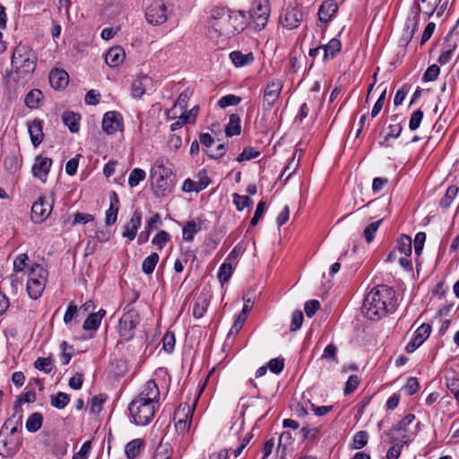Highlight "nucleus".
<instances>
[{"label":"nucleus","instance_id":"obj_7","mask_svg":"<svg viewBox=\"0 0 459 459\" xmlns=\"http://www.w3.org/2000/svg\"><path fill=\"white\" fill-rule=\"evenodd\" d=\"M140 323L139 313L134 309H127L119 320L118 333L125 341H130L134 336V330Z\"/></svg>","mask_w":459,"mask_h":459},{"label":"nucleus","instance_id":"obj_59","mask_svg":"<svg viewBox=\"0 0 459 459\" xmlns=\"http://www.w3.org/2000/svg\"><path fill=\"white\" fill-rule=\"evenodd\" d=\"M359 384V378L357 375L350 376L346 382L345 388H344L345 394H350L353 393L356 390V388L358 387Z\"/></svg>","mask_w":459,"mask_h":459},{"label":"nucleus","instance_id":"obj_4","mask_svg":"<svg viewBox=\"0 0 459 459\" xmlns=\"http://www.w3.org/2000/svg\"><path fill=\"white\" fill-rule=\"evenodd\" d=\"M37 64L35 52L27 45L15 48L11 62L9 79L17 84L24 85L32 78Z\"/></svg>","mask_w":459,"mask_h":459},{"label":"nucleus","instance_id":"obj_46","mask_svg":"<svg viewBox=\"0 0 459 459\" xmlns=\"http://www.w3.org/2000/svg\"><path fill=\"white\" fill-rule=\"evenodd\" d=\"M233 202L238 211H243L246 207H248L253 204L251 198L238 194L233 195Z\"/></svg>","mask_w":459,"mask_h":459},{"label":"nucleus","instance_id":"obj_58","mask_svg":"<svg viewBox=\"0 0 459 459\" xmlns=\"http://www.w3.org/2000/svg\"><path fill=\"white\" fill-rule=\"evenodd\" d=\"M175 335L172 333H167L162 339L163 350L170 353L173 351L175 347Z\"/></svg>","mask_w":459,"mask_h":459},{"label":"nucleus","instance_id":"obj_24","mask_svg":"<svg viewBox=\"0 0 459 459\" xmlns=\"http://www.w3.org/2000/svg\"><path fill=\"white\" fill-rule=\"evenodd\" d=\"M253 307V301L250 299H245V303L242 311L238 314L233 325L230 329L229 334H237L242 328L245 321L247 320V313Z\"/></svg>","mask_w":459,"mask_h":459},{"label":"nucleus","instance_id":"obj_43","mask_svg":"<svg viewBox=\"0 0 459 459\" xmlns=\"http://www.w3.org/2000/svg\"><path fill=\"white\" fill-rule=\"evenodd\" d=\"M29 261V256L27 254L22 253L18 255L13 264V269L14 273H22L27 267V262Z\"/></svg>","mask_w":459,"mask_h":459},{"label":"nucleus","instance_id":"obj_32","mask_svg":"<svg viewBox=\"0 0 459 459\" xmlns=\"http://www.w3.org/2000/svg\"><path fill=\"white\" fill-rule=\"evenodd\" d=\"M62 120L64 124L68 126L69 130L72 133H77L80 129V117L79 115L71 112V111H65L64 112L62 116Z\"/></svg>","mask_w":459,"mask_h":459},{"label":"nucleus","instance_id":"obj_52","mask_svg":"<svg viewBox=\"0 0 459 459\" xmlns=\"http://www.w3.org/2000/svg\"><path fill=\"white\" fill-rule=\"evenodd\" d=\"M459 188L455 186H450L446 192V195L444 198L441 201V204L443 206H449L451 202L455 198L457 195Z\"/></svg>","mask_w":459,"mask_h":459},{"label":"nucleus","instance_id":"obj_54","mask_svg":"<svg viewBox=\"0 0 459 459\" xmlns=\"http://www.w3.org/2000/svg\"><path fill=\"white\" fill-rule=\"evenodd\" d=\"M423 118V112L420 109L414 111L410 118L409 128L411 131L418 129Z\"/></svg>","mask_w":459,"mask_h":459},{"label":"nucleus","instance_id":"obj_60","mask_svg":"<svg viewBox=\"0 0 459 459\" xmlns=\"http://www.w3.org/2000/svg\"><path fill=\"white\" fill-rule=\"evenodd\" d=\"M440 73V68L437 65H430L424 73L423 79L426 82L435 81Z\"/></svg>","mask_w":459,"mask_h":459},{"label":"nucleus","instance_id":"obj_44","mask_svg":"<svg viewBox=\"0 0 459 459\" xmlns=\"http://www.w3.org/2000/svg\"><path fill=\"white\" fill-rule=\"evenodd\" d=\"M368 440V434L367 431L360 430L357 432L353 437L352 448L360 449L364 447Z\"/></svg>","mask_w":459,"mask_h":459},{"label":"nucleus","instance_id":"obj_18","mask_svg":"<svg viewBox=\"0 0 459 459\" xmlns=\"http://www.w3.org/2000/svg\"><path fill=\"white\" fill-rule=\"evenodd\" d=\"M338 4L333 0H325L318 9V20L325 24L329 23L338 12Z\"/></svg>","mask_w":459,"mask_h":459},{"label":"nucleus","instance_id":"obj_56","mask_svg":"<svg viewBox=\"0 0 459 459\" xmlns=\"http://www.w3.org/2000/svg\"><path fill=\"white\" fill-rule=\"evenodd\" d=\"M106 401V395L99 394L92 397L91 401V411L98 413L102 410V404Z\"/></svg>","mask_w":459,"mask_h":459},{"label":"nucleus","instance_id":"obj_47","mask_svg":"<svg viewBox=\"0 0 459 459\" xmlns=\"http://www.w3.org/2000/svg\"><path fill=\"white\" fill-rule=\"evenodd\" d=\"M170 239L169 234L165 230H160L152 238V244L160 250L162 249Z\"/></svg>","mask_w":459,"mask_h":459},{"label":"nucleus","instance_id":"obj_5","mask_svg":"<svg viewBox=\"0 0 459 459\" xmlns=\"http://www.w3.org/2000/svg\"><path fill=\"white\" fill-rule=\"evenodd\" d=\"M151 186L157 197L169 195L174 188L172 164L165 157L158 158L150 171Z\"/></svg>","mask_w":459,"mask_h":459},{"label":"nucleus","instance_id":"obj_11","mask_svg":"<svg viewBox=\"0 0 459 459\" xmlns=\"http://www.w3.org/2000/svg\"><path fill=\"white\" fill-rule=\"evenodd\" d=\"M145 18L152 25L163 24L168 20L167 5L163 0H155L145 11Z\"/></svg>","mask_w":459,"mask_h":459},{"label":"nucleus","instance_id":"obj_61","mask_svg":"<svg viewBox=\"0 0 459 459\" xmlns=\"http://www.w3.org/2000/svg\"><path fill=\"white\" fill-rule=\"evenodd\" d=\"M320 307V302L316 299H311L305 303L304 310L308 317H312Z\"/></svg>","mask_w":459,"mask_h":459},{"label":"nucleus","instance_id":"obj_63","mask_svg":"<svg viewBox=\"0 0 459 459\" xmlns=\"http://www.w3.org/2000/svg\"><path fill=\"white\" fill-rule=\"evenodd\" d=\"M419 388H420L419 382H418L417 378H415V377H410L407 380V383L403 387L404 392L408 395H412V394H416L418 392Z\"/></svg>","mask_w":459,"mask_h":459},{"label":"nucleus","instance_id":"obj_17","mask_svg":"<svg viewBox=\"0 0 459 459\" xmlns=\"http://www.w3.org/2000/svg\"><path fill=\"white\" fill-rule=\"evenodd\" d=\"M52 165V160L48 157L37 156L35 163L32 166V174L41 182L45 183L48 179V174Z\"/></svg>","mask_w":459,"mask_h":459},{"label":"nucleus","instance_id":"obj_40","mask_svg":"<svg viewBox=\"0 0 459 459\" xmlns=\"http://www.w3.org/2000/svg\"><path fill=\"white\" fill-rule=\"evenodd\" d=\"M209 301L205 297H198L193 307V315L195 318H201L208 307Z\"/></svg>","mask_w":459,"mask_h":459},{"label":"nucleus","instance_id":"obj_45","mask_svg":"<svg viewBox=\"0 0 459 459\" xmlns=\"http://www.w3.org/2000/svg\"><path fill=\"white\" fill-rule=\"evenodd\" d=\"M431 327L429 325L422 324L420 327L415 331L413 337L419 341L420 343H423L430 334Z\"/></svg>","mask_w":459,"mask_h":459},{"label":"nucleus","instance_id":"obj_27","mask_svg":"<svg viewBox=\"0 0 459 459\" xmlns=\"http://www.w3.org/2000/svg\"><path fill=\"white\" fill-rule=\"evenodd\" d=\"M106 315L104 309H100L96 313H91L84 321L82 328L85 331H96L101 323L102 318Z\"/></svg>","mask_w":459,"mask_h":459},{"label":"nucleus","instance_id":"obj_30","mask_svg":"<svg viewBox=\"0 0 459 459\" xmlns=\"http://www.w3.org/2000/svg\"><path fill=\"white\" fill-rule=\"evenodd\" d=\"M418 23L419 19L416 15L409 16L406 19L403 34V41L405 44H407L413 37L415 31L417 30Z\"/></svg>","mask_w":459,"mask_h":459},{"label":"nucleus","instance_id":"obj_16","mask_svg":"<svg viewBox=\"0 0 459 459\" xmlns=\"http://www.w3.org/2000/svg\"><path fill=\"white\" fill-rule=\"evenodd\" d=\"M123 124L121 115L115 111L107 112L102 119V129L108 134L122 131Z\"/></svg>","mask_w":459,"mask_h":459},{"label":"nucleus","instance_id":"obj_19","mask_svg":"<svg viewBox=\"0 0 459 459\" xmlns=\"http://www.w3.org/2000/svg\"><path fill=\"white\" fill-rule=\"evenodd\" d=\"M204 221L201 218H195L187 221L182 230V238L186 242H192L195 235L202 230Z\"/></svg>","mask_w":459,"mask_h":459},{"label":"nucleus","instance_id":"obj_37","mask_svg":"<svg viewBox=\"0 0 459 459\" xmlns=\"http://www.w3.org/2000/svg\"><path fill=\"white\" fill-rule=\"evenodd\" d=\"M143 446V441L140 438H136L130 441L129 443H127L125 448L126 456L130 459L135 458L140 454Z\"/></svg>","mask_w":459,"mask_h":459},{"label":"nucleus","instance_id":"obj_28","mask_svg":"<svg viewBox=\"0 0 459 459\" xmlns=\"http://www.w3.org/2000/svg\"><path fill=\"white\" fill-rule=\"evenodd\" d=\"M230 58L236 67H243L253 63L255 57L252 52L247 54L241 51H232L230 54Z\"/></svg>","mask_w":459,"mask_h":459},{"label":"nucleus","instance_id":"obj_55","mask_svg":"<svg viewBox=\"0 0 459 459\" xmlns=\"http://www.w3.org/2000/svg\"><path fill=\"white\" fill-rule=\"evenodd\" d=\"M20 273H13L8 277V281L11 284V287L14 292L18 290L22 289L23 286V277L19 275Z\"/></svg>","mask_w":459,"mask_h":459},{"label":"nucleus","instance_id":"obj_12","mask_svg":"<svg viewBox=\"0 0 459 459\" xmlns=\"http://www.w3.org/2000/svg\"><path fill=\"white\" fill-rule=\"evenodd\" d=\"M194 409L187 403H181L174 412L176 431L184 434L188 431Z\"/></svg>","mask_w":459,"mask_h":459},{"label":"nucleus","instance_id":"obj_62","mask_svg":"<svg viewBox=\"0 0 459 459\" xmlns=\"http://www.w3.org/2000/svg\"><path fill=\"white\" fill-rule=\"evenodd\" d=\"M303 319H304L303 313L300 310H296L295 312H293L292 318H291L290 330L293 332L299 330L302 325Z\"/></svg>","mask_w":459,"mask_h":459},{"label":"nucleus","instance_id":"obj_35","mask_svg":"<svg viewBox=\"0 0 459 459\" xmlns=\"http://www.w3.org/2000/svg\"><path fill=\"white\" fill-rule=\"evenodd\" d=\"M43 98V94L41 91L38 89L31 90L25 97V105L29 108H39V102Z\"/></svg>","mask_w":459,"mask_h":459},{"label":"nucleus","instance_id":"obj_9","mask_svg":"<svg viewBox=\"0 0 459 459\" xmlns=\"http://www.w3.org/2000/svg\"><path fill=\"white\" fill-rule=\"evenodd\" d=\"M270 4L268 0H255L250 11V17L256 29L262 30L268 22Z\"/></svg>","mask_w":459,"mask_h":459},{"label":"nucleus","instance_id":"obj_1","mask_svg":"<svg viewBox=\"0 0 459 459\" xmlns=\"http://www.w3.org/2000/svg\"><path fill=\"white\" fill-rule=\"evenodd\" d=\"M159 399L157 384L153 380L147 381L138 396L128 405L134 423L138 426L148 425L154 418Z\"/></svg>","mask_w":459,"mask_h":459},{"label":"nucleus","instance_id":"obj_39","mask_svg":"<svg viewBox=\"0 0 459 459\" xmlns=\"http://www.w3.org/2000/svg\"><path fill=\"white\" fill-rule=\"evenodd\" d=\"M160 256L157 253H152L149 256H147L142 264V270L145 274H151L153 273Z\"/></svg>","mask_w":459,"mask_h":459},{"label":"nucleus","instance_id":"obj_20","mask_svg":"<svg viewBox=\"0 0 459 459\" xmlns=\"http://www.w3.org/2000/svg\"><path fill=\"white\" fill-rule=\"evenodd\" d=\"M152 78L143 75L135 79L132 83V95L134 98L140 99L146 91L152 90Z\"/></svg>","mask_w":459,"mask_h":459},{"label":"nucleus","instance_id":"obj_42","mask_svg":"<svg viewBox=\"0 0 459 459\" xmlns=\"http://www.w3.org/2000/svg\"><path fill=\"white\" fill-rule=\"evenodd\" d=\"M146 177V173L143 169L135 168L134 169L128 178V185L131 187H134L139 185Z\"/></svg>","mask_w":459,"mask_h":459},{"label":"nucleus","instance_id":"obj_34","mask_svg":"<svg viewBox=\"0 0 459 459\" xmlns=\"http://www.w3.org/2000/svg\"><path fill=\"white\" fill-rule=\"evenodd\" d=\"M42 414L40 412H34L28 418L25 427L29 432L35 433L42 427Z\"/></svg>","mask_w":459,"mask_h":459},{"label":"nucleus","instance_id":"obj_29","mask_svg":"<svg viewBox=\"0 0 459 459\" xmlns=\"http://www.w3.org/2000/svg\"><path fill=\"white\" fill-rule=\"evenodd\" d=\"M324 50V61L333 59L342 49V43L340 39L333 38L326 45L322 46Z\"/></svg>","mask_w":459,"mask_h":459},{"label":"nucleus","instance_id":"obj_25","mask_svg":"<svg viewBox=\"0 0 459 459\" xmlns=\"http://www.w3.org/2000/svg\"><path fill=\"white\" fill-rule=\"evenodd\" d=\"M125 59V51L121 47H113L109 48L105 56L107 65L110 67H117L123 63Z\"/></svg>","mask_w":459,"mask_h":459},{"label":"nucleus","instance_id":"obj_36","mask_svg":"<svg viewBox=\"0 0 459 459\" xmlns=\"http://www.w3.org/2000/svg\"><path fill=\"white\" fill-rule=\"evenodd\" d=\"M70 402V395L64 393L58 392L56 394L50 395V404L54 408L58 410L64 409Z\"/></svg>","mask_w":459,"mask_h":459},{"label":"nucleus","instance_id":"obj_26","mask_svg":"<svg viewBox=\"0 0 459 459\" xmlns=\"http://www.w3.org/2000/svg\"><path fill=\"white\" fill-rule=\"evenodd\" d=\"M119 209V200L116 192L110 194V206L106 212L105 222L107 225H112L117 221Z\"/></svg>","mask_w":459,"mask_h":459},{"label":"nucleus","instance_id":"obj_53","mask_svg":"<svg viewBox=\"0 0 459 459\" xmlns=\"http://www.w3.org/2000/svg\"><path fill=\"white\" fill-rule=\"evenodd\" d=\"M382 221L379 220L377 221L372 222L369 225L366 227L364 230V236L366 238V240L369 243L371 242L375 238V233L379 228V225L381 224Z\"/></svg>","mask_w":459,"mask_h":459},{"label":"nucleus","instance_id":"obj_6","mask_svg":"<svg viewBox=\"0 0 459 459\" xmlns=\"http://www.w3.org/2000/svg\"><path fill=\"white\" fill-rule=\"evenodd\" d=\"M48 279V271L39 264H33L29 268L27 292L29 296L37 299L41 296Z\"/></svg>","mask_w":459,"mask_h":459},{"label":"nucleus","instance_id":"obj_33","mask_svg":"<svg viewBox=\"0 0 459 459\" xmlns=\"http://www.w3.org/2000/svg\"><path fill=\"white\" fill-rule=\"evenodd\" d=\"M241 131L240 117L238 114H231L230 116L229 123L225 127V134L227 136L231 137L238 135Z\"/></svg>","mask_w":459,"mask_h":459},{"label":"nucleus","instance_id":"obj_64","mask_svg":"<svg viewBox=\"0 0 459 459\" xmlns=\"http://www.w3.org/2000/svg\"><path fill=\"white\" fill-rule=\"evenodd\" d=\"M403 445L404 444H403V443H400V444L397 443V444L392 446L386 453V459H398L402 453V448H403Z\"/></svg>","mask_w":459,"mask_h":459},{"label":"nucleus","instance_id":"obj_49","mask_svg":"<svg viewBox=\"0 0 459 459\" xmlns=\"http://www.w3.org/2000/svg\"><path fill=\"white\" fill-rule=\"evenodd\" d=\"M34 367L46 373L52 370V359L50 358H39L34 362Z\"/></svg>","mask_w":459,"mask_h":459},{"label":"nucleus","instance_id":"obj_38","mask_svg":"<svg viewBox=\"0 0 459 459\" xmlns=\"http://www.w3.org/2000/svg\"><path fill=\"white\" fill-rule=\"evenodd\" d=\"M395 249L400 255L410 256L411 254V238L407 235H403L398 239Z\"/></svg>","mask_w":459,"mask_h":459},{"label":"nucleus","instance_id":"obj_21","mask_svg":"<svg viewBox=\"0 0 459 459\" xmlns=\"http://www.w3.org/2000/svg\"><path fill=\"white\" fill-rule=\"evenodd\" d=\"M28 131L32 144L35 147L39 146L42 143L44 138L43 122L38 118L32 120L31 122H29Z\"/></svg>","mask_w":459,"mask_h":459},{"label":"nucleus","instance_id":"obj_57","mask_svg":"<svg viewBox=\"0 0 459 459\" xmlns=\"http://www.w3.org/2000/svg\"><path fill=\"white\" fill-rule=\"evenodd\" d=\"M91 449V441H86L82 444L80 450L73 455L72 459H88Z\"/></svg>","mask_w":459,"mask_h":459},{"label":"nucleus","instance_id":"obj_51","mask_svg":"<svg viewBox=\"0 0 459 459\" xmlns=\"http://www.w3.org/2000/svg\"><path fill=\"white\" fill-rule=\"evenodd\" d=\"M259 155L260 152L254 148H245L243 152L238 156L237 160L238 162L250 160L252 159L257 158Z\"/></svg>","mask_w":459,"mask_h":459},{"label":"nucleus","instance_id":"obj_13","mask_svg":"<svg viewBox=\"0 0 459 459\" xmlns=\"http://www.w3.org/2000/svg\"><path fill=\"white\" fill-rule=\"evenodd\" d=\"M282 87L283 83L279 79H273L267 83L263 96V108L264 110H270L274 106L280 97Z\"/></svg>","mask_w":459,"mask_h":459},{"label":"nucleus","instance_id":"obj_23","mask_svg":"<svg viewBox=\"0 0 459 459\" xmlns=\"http://www.w3.org/2000/svg\"><path fill=\"white\" fill-rule=\"evenodd\" d=\"M49 83L55 90L64 89L69 81L68 74L63 69H54L50 72Z\"/></svg>","mask_w":459,"mask_h":459},{"label":"nucleus","instance_id":"obj_14","mask_svg":"<svg viewBox=\"0 0 459 459\" xmlns=\"http://www.w3.org/2000/svg\"><path fill=\"white\" fill-rule=\"evenodd\" d=\"M303 19V12L301 7L298 5H289L281 16V23L283 27L293 30L299 26Z\"/></svg>","mask_w":459,"mask_h":459},{"label":"nucleus","instance_id":"obj_41","mask_svg":"<svg viewBox=\"0 0 459 459\" xmlns=\"http://www.w3.org/2000/svg\"><path fill=\"white\" fill-rule=\"evenodd\" d=\"M233 263L227 261L223 263L219 270L218 278L221 283H225L230 278L233 272Z\"/></svg>","mask_w":459,"mask_h":459},{"label":"nucleus","instance_id":"obj_31","mask_svg":"<svg viewBox=\"0 0 459 459\" xmlns=\"http://www.w3.org/2000/svg\"><path fill=\"white\" fill-rule=\"evenodd\" d=\"M191 96V92L189 91H184L179 94L174 106L172 108L167 110L166 115L168 118H176L177 112L175 111L176 108L178 107L181 110H185L187 106V101Z\"/></svg>","mask_w":459,"mask_h":459},{"label":"nucleus","instance_id":"obj_48","mask_svg":"<svg viewBox=\"0 0 459 459\" xmlns=\"http://www.w3.org/2000/svg\"><path fill=\"white\" fill-rule=\"evenodd\" d=\"M240 101H241V98L240 97H238V96L233 95V94H229V95L221 97L219 100V101H218V105L221 108H227L229 106H236Z\"/></svg>","mask_w":459,"mask_h":459},{"label":"nucleus","instance_id":"obj_10","mask_svg":"<svg viewBox=\"0 0 459 459\" xmlns=\"http://www.w3.org/2000/svg\"><path fill=\"white\" fill-rule=\"evenodd\" d=\"M414 420L415 416L413 414H407L401 421L398 422V424L390 429L385 433L389 438V442L408 444L407 428Z\"/></svg>","mask_w":459,"mask_h":459},{"label":"nucleus","instance_id":"obj_22","mask_svg":"<svg viewBox=\"0 0 459 459\" xmlns=\"http://www.w3.org/2000/svg\"><path fill=\"white\" fill-rule=\"evenodd\" d=\"M142 224V213L136 210L134 211L130 222L124 227L122 236L127 238L129 240L134 239L138 229Z\"/></svg>","mask_w":459,"mask_h":459},{"label":"nucleus","instance_id":"obj_50","mask_svg":"<svg viewBox=\"0 0 459 459\" xmlns=\"http://www.w3.org/2000/svg\"><path fill=\"white\" fill-rule=\"evenodd\" d=\"M337 347L333 343H329L324 350L321 359L325 360H337Z\"/></svg>","mask_w":459,"mask_h":459},{"label":"nucleus","instance_id":"obj_2","mask_svg":"<svg viewBox=\"0 0 459 459\" xmlns=\"http://www.w3.org/2000/svg\"><path fill=\"white\" fill-rule=\"evenodd\" d=\"M243 30L244 22L241 14L223 9L209 22L207 35L219 48H224L232 36Z\"/></svg>","mask_w":459,"mask_h":459},{"label":"nucleus","instance_id":"obj_15","mask_svg":"<svg viewBox=\"0 0 459 459\" xmlns=\"http://www.w3.org/2000/svg\"><path fill=\"white\" fill-rule=\"evenodd\" d=\"M19 450V440L10 435H5L4 430L0 431V455L11 457Z\"/></svg>","mask_w":459,"mask_h":459},{"label":"nucleus","instance_id":"obj_8","mask_svg":"<svg viewBox=\"0 0 459 459\" xmlns=\"http://www.w3.org/2000/svg\"><path fill=\"white\" fill-rule=\"evenodd\" d=\"M54 205L53 195L40 196L31 206L30 217L34 223L44 222L51 214Z\"/></svg>","mask_w":459,"mask_h":459},{"label":"nucleus","instance_id":"obj_3","mask_svg":"<svg viewBox=\"0 0 459 459\" xmlns=\"http://www.w3.org/2000/svg\"><path fill=\"white\" fill-rule=\"evenodd\" d=\"M394 291L386 285H378L365 297L362 314L370 320H378L395 309Z\"/></svg>","mask_w":459,"mask_h":459}]
</instances>
